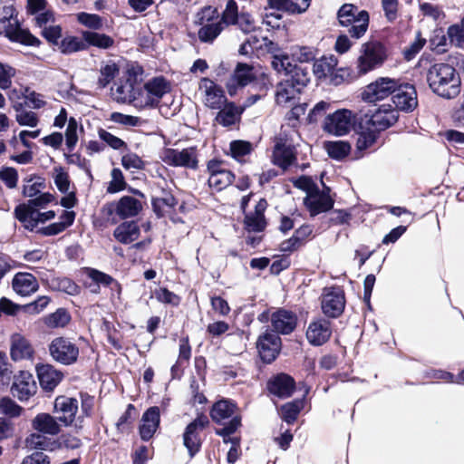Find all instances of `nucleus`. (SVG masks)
Listing matches in <instances>:
<instances>
[{"instance_id": "10", "label": "nucleus", "mask_w": 464, "mask_h": 464, "mask_svg": "<svg viewBox=\"0 0 464 464\" xmlns=\"http://www.w3.org/2000/svg\"><path fill=\"white\" fill-rule=\"evenodd\" d=\"M49 352L53 359L62 364L70 365L77 361L78 346L66 337H56L49 344Z\"/></svg>"}, {"instance_id": "49", "label": "nucleus", "mask_w": 464, "mask_h": 464, "mask_svg": "<svg viewBox=\"0 0 464 464\" xmlns=\"http://www.w3.org/2000/svg\"><path fill=\"white\" fill-rule=\"evenodd\" d=\"M85 48V43L76 36H66L59 44V49L63 53H72Z\"/></svg>"}, {"instance_id": "11", "label": "nucleus", "mask_w": 464, "mask_h": 464, "mask_svg": "<svg viewBox=\"0 0 464 464\" xmlns=\"http://www.w3.org/2000/svg\"><path fill=\"white\" fill-rule=\"evenodd\" d=\"M261 73L257 69L250 64L238 63L226 83L227 92L230 96L237 93L238 87H245L256 80Z\"/></svg>"}, {"instance_id": "51", "label": "nucleus", "mask_w": 464, "mask_h": 464, "mask_svg": "<svg viewBox=\"0 0 464 464\" xmlns=\"http://www.w3.org/2000/svg\"><path fill=\"white\" fill-rule=\"evenodd\" d=\"M131 103L140 109L152 108L158 104L148 90L143 86V90L137 91L135 89L134 98Z\"/></svg>"}, {"instance_id": "14", "label": "nucleus", "mask_w": 464, "mask_h": 464, "mask_svg": "<svg viewBox=\"0 0 464 464\" xmlns=\"http://www.w3.org/2000/svg\"><path fill=\"white\" fill-rule=\"evenodd\" d=\"M208 424V417L200 415L187 426L183 435V440L190 456H193L199 450L201 445L199 432L202 431Z\"/></svg>"}, {"instance_id": "1", "label": "nucleus", "mask_w": 464, "mask_h": 464, "mask_svg": "<svg viewBox=\"0 0 464 464\" xmlns=\"http://www.w3.org/2000/svg\"><path fill=\"white\" fill-rule=\"evenodd\" d=\"M430 88L438 95L450 99L459 92L460 81L453 66L449 63H435L427 73Z\"/></svg>"}, {"instance_id": "23", "label": "nucleus", "mask_w": 464, "mask_h": 464, "mask_svg": "<svg viewBox=\"0 0 464 464\" xmlns=\"http://www.w3.org/2000/svg\"><path fill=\"white\" fill-rule=\"evenodd\" d=\"M12 288L21 296H29L38 291L39 283L31 273L18 272L12 279Z\"/></svg>"}, {"instance_id": "55", "label": "nucleus", "mask_w": 464, "mask_h": 464, "mask_svg": "<svg viewBox=\"0 0 464 464\" xmlns=\"http://www.w3.org/2000/svg\"><path fill=\"white\" fill-rule=\"evenodd\" d=\"M240 424L241 418L239 416H236L228 421L227 425L222 429L217 430L216 432L218 435L223 437L225 443H231L233 445V441L237 440V439L230 438V434L234 433Z\"/></svg>"}, {"instance_id": "39", "label": "nucleus", "mask_w": 464, "mask_h": 464, "mask_svg": "<svg viewBox=\"0 0 464 464\" xmlns=\"http://www.w3.org/2000/svg\"><path fill=\"white\" fill-rule=\"evenodd\" d=\"M241 112L242 111L233 102H227L226 104L219 109L216 121L223 126H230L237 121Z\"/></svg>"}, {"instance_id": "63", "label": "nucleus", "mask_w": 464, "mask_h": 464, "mask_svg": "<svg viewBox=\"0 0 464 464\" xmlns=\"http://www.w3.org/2000/svg\"><path fill=\"white\" fill-rule=\"evenodd\" d=\"M50 302V298L43 295L37 298L35 301L27 304L22 305L23 311L29 314H38L44 311Z\"/></svg>"}, {"instance_id": "30", "label": "nucleus", "mask_w": 464, "mask_h": 464, "mask_svg": "<svg viewBox=\"0 0 464 464\" xmlns=\"http://www.w3.org/2000/svg\"><path fill=\"white\" fill-rule=\"evenodd\" d=\"M38 379L43 389L52 391L62 380V373L50 364L36 368Z\"/></svg>"}, {"instance_id": "61", "label": "nucleus", "mask_w": 464, "mask_h": 464, "mask_svg": "<svg viewBox=\"0 0 464 464\" xmlns=\"http://www.w3.org/2000/svg\"><path fill=\"white\" fill-rule=\"evenodd\" d=\"M301 402L295 401V402H288L282 406L281 408V414L282 418L287 423H292L295 420L298 413L301 410Z\"/></svg>"}, {"instance_id": "45", "label": "nucleus", "mask_w": 464, "mask_h": 464, "mask_svg": "<svg viewBox=\"0 0 464 464\" xmlns=\"http://www.w3.org/2000/svg\"><path fill=\"white\" fill-rule=\"evenodd\" d=\"M48 284L53 290L64 292L71 295L80 293V287L73 281L66 277L53 278L48 281Z\"/></svg>"}, {"instance_id": "34", "label": "nucleus", "mask_w": 464, "mask_h": 464, "mask_svg": "<svg viewBox=\"0 0 464 464\" xmlns=\"http://www.w3.org/2000/svg\"><path fill=\"white\" fill-rule=\"evenodd\" d=\"M135 86L125 79H120L111 88V97L118 102L125 103L132 102L134 98Z\"/></svg>"}, {"instance_id": "15", "label": "nucleus", "mask_w": 464, "mask_h": 464, "mask_svg": "<svg viewBox=\"0 0 464 464\" xmlns=\"http://www.w3.org/2000/svg\"><path fill=\"white\" fill-rule=\"evenodd\" d=\"M272 161L283 169H288L296 162V151L294 145L287 140L279 137L276 139Z\"/></svg>"}, {"instance_id": "35", "label": "nucleus", "mask_w": 464, "mask_h": 464, "mask_svg": "<svg viewBox=\"0 0 464 464\" xmlns=\"http://www.w3.org/2000/svg\"><path fill=\"white\" fill-rule=\"evenodd\" d=\"M271 65L278 73H282L285 78H294L297 69H303L300 66L295 65L291 63L287 54L279 53L272 56Z\"/></svg>"}, {"instance_id": "19", "label": "nucleus", "mask_w": 464, "mask_h": 464, "mask_svg": "<svg viewBox=\"0 0 464 464\" xmlns=\"http://www.w3.org/2000/svg\"><path fill=\"white\" fill-rule=\"evenodd\" d=\"M11 391L20 401H27L37 391L34 376L28 372H21L14 377Z\"/></svg>"}, {"instance_id": "16", "label": "nucleus", "mask_w": 464, "mask_h": 464, "mask_svg": "<svg viewBox=\"0 0 464 464\" xmlns=\"http://www.w3.org/2000/svg\"><path fill=\"white\" fill-rule=\"evenodd\" d=\"M345 304L343 292L340 288H330L324 291L322 298V310L330 317L339 316Z\"/></svg>"}, {"instance_id": "13", "label": "nucleus", "mask_w": 464, "mask_h": 464, "mask_svg": "<svg viewBox=\"0 0 464 464\" xmlns=\"http://www.w3.org/2000/svg\"><path fill=\"white\" fill-rule=\"evenodd\" d=\"M397 83L392 78L381 77L365 88L362 92V99L368 102L385 99L394 92Z\"/></svg>"}, {"instance_id": "43", "label": "nucleus", "mask_w": 464, "mask_h": 464, "mask_svg": "<svg viewBox=\"0 0 464 464\" xmlns=\"http://www.w3.org/2000/svg\"><path fill=\"white\" fill-rule=\"evenodd\" d=\"M324 149L331 158L342 160L349 154L351 145L343 140L327 141L324 143Z\"/></svg>"}, {"instance_id": "7", "label": "nucleus", "mask_w": 464, "mask_h": 464, "mask_svg": "<svg viewBox=\"0 0 464 464\" xmlns=\"http://www.w3.org/2000/svg\"><path fill=\"white\" fill-rule=\"evenodd\" d=\"M219 21L224 27L237 25L239 30L246 34L254 32L256 29L255 20L247 13H239L237 4L235 0H228L227 2Z\"/></svg>"}, {"instance_id": "21", "label": "nucleus", "mask_w": 464, "mask_h": 464, "mask_svg": "<svg viewBox=\"0 0 464 464\" xmlns=\"http://www.w3.org/2000/svg\"><path fill=\"white\" fill-rule=\"evenodd\" d=\"M78 411V401L74 398L60 396L54 401V412L64 426H70Z\"/></svg>"}, {"instance_id": "48", "label": "nucleus", "mask_w": 464, "mask_h": 464, "mask_svg": "<svg viewBox=\"0 0 464 464\" xmlns=\"http://www.w3.org/2000/svg\"><path fill=\"white\" fill-rule=\"evenodd\" d=\"M358 7L352 4H344L338 11V20L341 25L349 26L351 23L354 22L359 15L360 12Z\"/></svg>"}, {"instance_id": "58", "label": "nucleus", "mask_w": 464, "mask_h": 464, "mask_svg": "<svg viewBox=\"0 0 464 464\" xmlns=\"http://www.w3.org/2000/svg\"><path fill=\"white\" fill-rule=\"evenodd\" d=\"M0 180L8 188H14L18 183V172L12 167H2L0 169Z\"/></svg>"}, {"instance_id": "41", "label": "nucleus", "mask_w": 464, "mask_h": 464, "mask_svg": "<svg viewBox=\"0 0 464 464\" xmlns=\"http://www.w3.org/2000/svg\"><path fill=\"white\" fill-rule=\"evenodd\" d=\"M82 37L88 44L101 49H109L114 44V39L105 34L86 31L83 32Z\"/></svg>"}, {"instance_id": "12", "label": "nucleus", "mask_w": 464, "mask_h": 464, "mask_svg": "<svg viewBox=\"0 0 464 464\" xmlns=\"http://www.w3.org/2000/svg\"><path fill=\"white\" fill-rule=\"evenodd\" d=\"M270 319L274 331L277 334H288L292 333L297 324V316L295 313L283 308L268 313H263L259 316L260 321Z\"/></svg>"}, {"instance_id": "60", "label": "nucleus", "mask_w": 464, "mask_h": 464, "mask_svg": "<svg viewBox=\"0 0 464 464\" xmlns=\"http://www.w3.org/2000/svg\"><path fill=\"white\" fill-rule=\"evenodd\" d=\"M23 409L8 397L0 400V411L10 417H18L21 415Z\"/></svg>"}, {"instance_id": "24", "label": "nucleus", "mask_w": 464, "mask_h": 464, "mask_svg": "<svg viewBox=\"0 0 464 464\" xmlns=\"http://www.w3.org/2000/svg\"><path fill=\"white\" fill-rule=\"evenodd\" d=\"M10 353L14 361L31 360L34 348L24 335L15 333L10 338Z\"/></svg>"}, {"instance_id": "20", "label": "nucleus", "mask_w": 464, "mask_h": 464, "mask_svg": "<svg viewBox=\"0 0 464 464\" xmlns=\"http://www.w3.org/2000/svg\"><path fill=\"white\" fill-rule=\"evenodd\" d=\"M332 334L331 323L328 320L320 318L312 321L306 330L308 342L314 346L326 343Z\"/></svg>"}, {"instance_id": "18", "label": "nucleus", "mask_w": 464, "mask_h": 464, "mask_svg": "<svg viewBox=\"0 0 464 464\" xmlns=\"http://www.w3.org/2000/svg\"><path fill=\"white\" fill-rule=\"evenodd\" d=\"M257 349L262 360L269 363L280 352L281 339L277 334L266 331L258 338Z\"/></svg>"}, {"instance_id": "5", "label": "nucleus", "mask_w": 464, "mask_h": 464, "mask_svg": "<svg viewBox=\"0 0 464 464\" xmlns=\"http://www.w3.org/2000/svg\"><path fill=\"white\" fill-rule=\"evenodd\" d=\"M218 18V11L212 6H205L196 14L195 23L201 26L198 32L201 42H212L224 30V25Z\"/></svg>"}, {"instance_id": "8", "label": "nucleus", "mask_w": 464, "mask_h": 464, "mask_svg": "<svg viewBox=\"0 0 464 464\" xmlns=\"http://www.w3.org/2000/svg\"><path fill=\"white\" fill-rule=\"evenodd\" d=\"M356 121V114L348 109H340L329 114L324 122V130L335 136H343L351 131Z\"/></svg>"}, {"instance_id": "4", "label": "nucleus", "mask_w": 464, "mask_h": 464, "mask_svg": "<svg viewBox=\"0 0 464 464\" xmlns=\"http://www.w3.org/2000/svg\"><path fill=\"white\" fill-rule=\"evenodd\" d=\"M3 13L4 14H0V35L4 34L11 41L25 45L39 44V40L36 37L20 27L17 18L13 15V11L10 8H4Z\"/></svg>"}, {"instance_id": "29", "label": "nucleus", "mask_w": 464, "mask_h": 464, "mask_svg": "<svg viewBox=\"0 0 464 464\" xmlns=\"http://www.w3.org/2000/svg\"><path fill=\"white\" fill-rule=\"evenodd\" d=\"M32 427L38 432L47 435H57L61 426L56 418L49 413H39L32 420Z\"/></svg>"}, {"instance_id": "47", "label": "nucleus", "mask_w": 464, "mask_h": 464, "mask_svg": "<svg viewBox=\"0 0 464 464\" xmlns=\"http://www.w3.org/2000/svg\"><path fill=\"white\" fill-rule=\"evenodd\" d=\"M70 314L64 309H58L54 313L44 317L46 326L50 328L64 327L70 322Z\"/></svg>"}, {"instance_id": "36", "label": "nucleus", "mask_w": 464, "mask_h": 464, "mask_svg": "<svg viewBox=\"0 0 464 464\" xmlns=\"http://www.w3.org/2000/svg\"><path fill=\"white\" fill-rule=\"evenodd\" d=\"M266 205L264 200H260L256 206L255 213L246 216L245 226L248 231L259 232L265 228L266 221L264 211Z\"/></svg>"}, {"instance_id": "40", "label": "nucleus", "mask_w": 464, "mask_h": 464, "mask_svg": "<svg viewBox=\"0 0 464 464\" xmlns=\"http://www.w3.org/2000/svg\"><path fill=\"white\" fill-rule=\"evenodd\" d=\"M397 111L392 109L378 110L372 117V121L380 130H384L396 122Z\"/></svg>"}, {"instance_id": "44", "label": "nucleus", "mask_w": 464, "mask_h": 464, "mask_svg": "<svg viewBox=\"0 0 464 464\" xmlns=\"http://www.w3.org/2000/svg\"><path fill=\"white\" fill-rule=\"evenodd\" d=\"M348 30L350 35L356 39L363 36L369 26V14L366 11H361L354 22L351 23Z\"/></svg>"}, {"instance_id": "25", "label": "nucleus", "mask_w": 464, "mask_h": 464, "mask_svg": "<svg viewBox=\"0 0 464 464\" xmlns=\"http://www.w3.org/2000/svg\"><path fill=\"white\" fill-rule=\"evenodd\" d=\"M160 420V415L159 407H150L143 413L139 429L140 438L143 440H149L153 437L159 428Z\"/></svg>"}, {"instance_id": "59", "label": "nucleus", "mask_w": 464, "mask_h": 464, "mask_svg": "<svg viewBox=\"0 0 464 464\" xmlns=\"http://www.w3.org/2000/svg\"><path fill=\"white\" fill-rule=\"evenodd\" d=\"M111 180L107 188L109 193H116L125 188L126 182L120 169H113L111 173Z\"/></svg>"}, {"instance_id": "27", "label": "nucleus", "mask_w": 464, "mask_h": 464, "mask_svg": "<svg viewBox=\"0 0 464 464\" xmlns=\"http://www.w3.org/2000/svg\"><path fill=\"white\" fill-rule=\"evenodd\" d=\"M304 205L312 216L327 211L333 208L334 201L329 195L320 192L318 188L310 192L304 198Z\"/></svg>"}, {"instance_id": "53", "label": "nucleus", "mask_w": 464, "mask_h": 464, "mask_svg": "<svg viewBox=\"0 0 464 464\" xmlns=\"http://www.w3.org/2000/svg\"><path fill=\"white\" fill-rule=\"evenodd\" d=\"M22 95L24 98L25 103L34 109H40L46 103L44 95L29 87H24L22 89Z\"/></svg>"}, {"instance_id": "26", "label": "nucleus", "mask_w": 464, "mask_h": 464, "mask_svg": "<svg viewBox=\"0 0 464 464\" xmlns=\"http://www.w3.org/2000/svg\"><path fill=\"white\" fill-rule=\"evenodd\" d=\"M14 217L29 231H34L39 225V209L32 204L23 203L16 206Z\"/></svg>"}, {"instance_id": "6", "label": "nucleus", "mask_w": 464, "mask_h": 464, "mask_svg": "<svg viewBox=\"0 0 464 464\" xmlns=\"http://www.w3.org/2000/svg\"><path fill=\"white\" fill-rule=\"evenodd\" d=\"M161 160L171 167L196 169L198 166V151L196 147L182 150L169 148L162 151Z\"/></svg>"}, {"instance_id": "2", "label": "nucleus", "mask_w": 464, "mask_h": 464, "mask_svg": "<svg viewBox=\"0 0 464 464\" xmlns=\"http://www.w3.org/2000/svg\"><path fill=\"white\" fill-rule=\"evenodd\" d=\"M388 57L385 45L378 40H369L361 45L356 61V69L360 74L382 66Z\"/></svg>"}, {"instance_id": "22", "label": "nucleus", "mask_w": 464, "mask_h": 464, "mask_svg": "<svg viewBox=\"0 0 464 464\" xmlns=\"http://www.w3.org/2000/svg\"><path fill=\"white\" fill-rule=\"evenodd\" d=\"M209 172L208 185L219 191L229 186L234 179L231 171L222 168L220 162L210 160L208 164Z\"/></svg>"}, {"instance_id": "31", "label": "nucleus", "mask_w": 464, "mask_h": 464, "mask_svg": "<svg viewBox=\"0 0 464 464\" xmlns=\"http://www.w3.org/2000/svg\"><path fill=\"white\" fill-rule=\"evenodd\" d=\"M141 209V202L131 196L122 197L114 208L116 214L122 219L137 216Z\"/></svg>"}, {"instance_id": "32", "label": "nucleus", "mask_w": 464, "mask_h": 464, "mask_svg": "<svg viewBox=\"0 0 464 464\" xmlns=\"http://www.w3.org/2000/svg\"><path fill=\"white\" fill-rule=\"evenodd\" d=\"M237 406L227 400H221L216 402L211 410L210 415L212 420L217 423H225V421L231 418V420L238 416L237 414Z\"/></svg>"}, {"instance_id": "54", "label": "nucleus", "mask_w": 464, "mask_h": 464, "mask_svg": "<svg viewBox=\"0 0 464 464\" xmlns=\"http://www.w3.org/2000/svg\"><path fill=\"white\" fill-rule=\"evenodd\" d=\"M291 54L299 63H309L315 58L316 50L309 46L297 45L292 48Z\"/></svg>"}, {"instance_id": "52", "label": "nucleus", "mask_w": 464, "mask_h": 464, "mask_svg": "<svg viewBox=\"0 0 464 464\" xmlns=\"http://www.w3.org/2000/svg\"><path fill=\"white\" fill-rule=\"evenodd\" d=\"M78 23L92 30H99L102 27V18L96 14L81 12L76 14Z\"/></svg>"}, {"instance_id": "64", "label": "nucleus", "mask_w": 464, "mask_h": 464, "mask_svg": "<svg viewBox=\"0 0 464 464\" xmlns=\"http://www.w3.org/2000/svg\"><path fill=\"white\" fill-rule=\"evenodd\" d=\"M121 165L128 170H138L144 168L143 160L135 153H127L121 158Z\"/></svg>"}, {"instance_id": "3", "label": "nucleus", "mask_w": 464, "mask_h": 464, "mask_svg": "<svg viewBox=\"0 0 464 464\" xmlns=\"http://www.w3.org/2000/svg\"><path fill=\"white\" fill-rule=\"evenodd\" d=\"M308 72L304 69H297L294 78H285L276 88V102L281 106L292 105L301 90L309 82Z\"/></svg>"}, {"instance_id": "62", "label": "nucleus", "mask_w": 464, "mask_h": 464, "mask_svg": "<svg viewBox=\"0 0 464 464\" xmlns=\"http://www.w3.org/2000/svg\"><path fill=\"white\" fill-rule=\"evenodd\" d=\"M53 179L57 188L62 193H68L70 190V179L67 172L63 168H55L53 173Z\"/></svg>"}, {"instance_id": "56", "label": "nucleus", "mask_w": 464, "mask_h": 464, "mask_svg": "<svg viewBox=\"0 0 464 464\" xmlns=\"http://www.w3.org/2000/svg\"><path fill=\"white\" fill-rule=\"evenodd\" d=\"M84 274L88 278L92 279L94 284L99 285L109 286L114 283V279L111 276L94 268H84Z\"/></svg>"}, {"instance_id": "28", "label": "nucleus", "mask_w": 464, "mask_h": 464, "mask_svg": "<svg viewBox=\"0 0 464 464\" xmlns=\"http://www.w3.org/2000/svg\"><path fill=\"white\" fill-rule=\"evenodd\" d=\"M268 389L271 393L280 398H286L294 392L295 381L291 376L281 373L269 382Z\"/></svg>"}, {"instance_id": "46", "label": "nucleus", "mask_w": 464, "mask_h": 464, "mask_svg": "<svg viewBox=\"0 0 464 464\" xmlns=\"http://www.w3.org/2000/svg\"><path fill=\"white\" fill-rule=\"evenodd\" d=\"M119 73V67L115 63L110 62L103 64L100 70L97 81L99 88H105Z\"/></svg>"}, {"instance_id": "17", "label": "nucleus", "mask_w": 464, "mask_h": 464, "mask_svg": "<svg viewBox=\"0 0 464 464\" xmlns=\"http://www.w3.org/2000/svg\"><path fill=\"white\" fill-rule=\"evenodd\" d=\"M392 102L397 109L412 111L418 105L417 92L413 85H398L393 92Z\"/></svg>"}, {"instance_id": "42", "label": "nucleus", "mask_w": 464, "mask_h": 464, "mask_svg": "<svg viewBox=\"0 0 464 464\" xmlns=\"http://www.w3.org/2000/svg\"><path fill=\"white\" fill-rule=\"evenodd\" d=\"M45 187L44 179L37 176H28L24 179L22 193L24 197L34 198Z\"/></svg>"}, {"instance_id": "37", "label": "nucleus", "mask_w": 464, "mask_h": 464, "mask_svg": "<svg viewBox=\"0 0 464 464\" xmlns=\"http://www.w3.org/2000/svg\"><path fill=\"white\" fill-rule=\"evenodd\" d=\"M338 61L334 55L323 56L316 60L313 65V72L316 78L323 79L332 74L337 66Z\"/></svg>"}, {"instance_id": "33", "label": "nucleus", "mask_w": 464, "mask_h": 464, "mask_svg": "<svg viewBox=\"0 0 464 464\" xmlns=\"http://www.w3.org/2000/svg\"><path fill=\"white\" fill-rule=\"evenodd\" d=\"M139 236L140 227L133 221L120 224L113 232L115 239L121 244H130L137 240Z\"/></svg>"}, {"instance_id": "57", "label": "nucleus", "mask_w": 464, "mask_h": 464, "mask_svg": "<svg viewBox=\"0 0 464 464\" xmlns=\"http://www.w3.org/2000/svg\"><path fill=\"white\" fill-rule=\"evenodd\" d=\"M447 34L454 45L464 48V19L459 24L450 26Z\"/></svg>"}, {"instance_id": "9", "label": "nucleus", "mask_w": 464, "mask_h": 464, "mask_svg": "<svg viewBox=\"0 0 464 464\" xmlns=\"http://www.w3.org/2000/svg\"><path fill=\"white\" fill-rule=\"evenodd\" d=\"M198 94L203 104L211 110H219L227 102L223 88L209 78L199 81Z\"/></svg>"}, {"instance_id": "50", "label": "nucleus", "mask_w": 464, "mask_h": 464, "mask_svg": "<svg viewBox=\"0 0 464 464\" xmlns=\"http://www.w3.org/2000/svg\"><path fill=\"white\" fill-rule=\"evenodd\" d=\"M252 144L245 140H234L230 143V154L237 161L244 160V157L251 153Z\"/></svg>"}, {"instance_id": "38", "label": "nucleus", "mask_w": 464, "mask_h": 464, "mask_svg": "<svg viewBox=\"0 0 464 464\" xmlns=\"http://www.w3.org/2000/svg\"><path fill=\"white\" fill-rule=\"evenodd\" d=\"M144 87L158 103L166 93L170 92V84L163 77H155L148 81Z\"/></svg>"}]
</instances>
